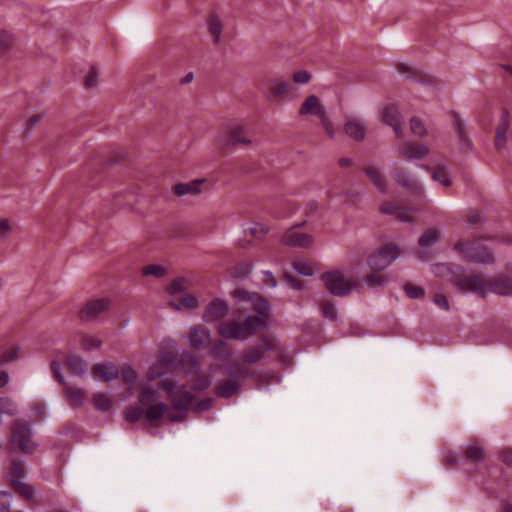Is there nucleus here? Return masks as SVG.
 Segmentation results:
<instances>
[{
	"mask_svg": "<svg viewBox=\"0 0 512 512\" xmlns=\"http://www.w3.org/2000/svg\"><path fill=\"white\" fill-rule=\"evenodd\" d=\"M444 267L451 271L450 281L460 292L474 293L481 298L487 296V281L479 274L474 272L465 273L462 267L452 264L445 265Z\"/></svg>",
	"mask_w": 512,
	"mask_h": 512,
	"instance_id": "f257e3e1",
	"label": "nucleus"
},
{
	"mask_svg": "<svg viewBox=\"0 0 512 512\" xmlns=\"http://www.w3.org/2000/svg\"><path fill=\"white\" fill-rule=\"evenodd\" d=\"M454 249L458 250L467 262L484 266L495 263L493 251L482 240L458 242Z\"/></svg>",
	"mask_w": 512,
	"mask_h": 512,
	"instance_id": "f03ea898",
	"label": "nucleus"
},
{
	"mask_svg": "<svg viewBox=\"0 0 512 512\" xmlns=\"http://www.w3.org/2000/svg\"><path fill=\"white\" fill-rule=\"evenodd\" d=\"M326 289L333 295L344 297L352 291H360L361 285L355 278H348L340 271L327 272L321 276Z\"/></svg>",
	"mask_w": 512,
	"mask_h": 512,
	"instance_id": "7ed1b4c3",
	"label": "nucleus"
},
{
	"mask_svg": "<svg viewBox=\"0 0 512 512\" xmlns=\"http://www.w3.org/2000/svg\"><path fill=\"white\" fill-rule=\"evenodd\" d=\"M33 430L28 422L17 420L11 428V444L25 454H32L38 445L33 441Z\"/></svg>",
	"mask_w": 512,
	"mask_h": 512,
	"instance_id": "20e7f679",
	"label": "nucleus"
},
{
	"mask_svg": "<svg viewBox=\"0 0 512 512\" xmlns=\"http://www.w3.org/2000/svg\"><path fill=\"white\" fill-rule=\"evenodd\" d=\"M306 222L295 224L292 227L285 230L281 236L282 244L292 248L309 249L312 248L315 243V238L312 234L302 232L299 229L303 227Z\"/></svg>",
	"mask_w": 512,
	"mask_h": 512,
	"instance_id": "39448f33",
	"label": "nucleus"
},
{
	"mask_svg": "<svg viewBox=\"0 0 512 512\" xmlns=\"http://www.w3.org/2000/svg\"><path fill=\"white\" fill-rule=\"evenodd\" d=\"M50 370L53 374V377L64 386V396L67 399L70 406L74 408L81 407L86 398L87 394L83 389L73 388L67 384L63 375L61 374V366L59 362L52 361L50 363Z\"/></svg>",
	"mask_w": 512,
	"mask_h": 512,
	"instance_id": "423d86ee",
	"label": "nucleus"
},
{
	"mask_svg": "<svg viewBox=\"0 0 512 512\" xmlns=\"http://www.w3.org/2000/svg\"><path fill=\"white\" fill-rule=\"evenodd\" d=\"M219 144L223 148L236 145H250L252 140L249 137L248 128L242 124L229 125L219 138Z\"/></svg>",
	"mask_w": 512,
	"mask_h": 512,
	"instance_id": "0eeeda50",
	"label": "nucleus"
},
{
	"mask_svg": "<svg viewBox=\"0 0 512 512\" xmlns=\"http://www.w3.org/2000/svg\"><path fill=\"white\" fill-rule=\"evenodd\" d=\"M161 387L166 391L168 399L171 402L173 410H182L189 412L193 407L194 396L189 391L177 392V387L170 380L161 382Z\"/></svg>",
	"mask_w": 512,
	"mask_h": 512,
	"instance_id": "6e6552de",
	"label": "nucleus"
},
{
	"mask_svg": "<svg viewBox=\"0 0 512 512\" xmlns=\"http://www.w3.org/2000/svg\"><path fill=\"white\" fill-rule=\"evenodd\" d=\"M292 88V84L288 80L280 78H270L266 81V86L262 89V93L270 103H278L285 101Z\"/></svg>",
	"mask_w": 512,
	"mask_h": 512,
	"instance_id": "1a4fd4ad",
	"label": "nucleus"
},
{
	"mask_svg": "<svg viewBox=\"0 0 512 512\" xmlns=\"http://www.w3.org/2000/svg\"><path fill=\"white\" fill-rule=\"evenodd\" d=\"M277 349L278 345L274 339L263 337L257 345L251 346L243 352L241 360L243 363L256 364L264 358L266 352L276 351Z\"/></svg>",
	"mask_w": 512,
	"mask_h": 512,
	"instance_id": "9d476101",
	"label": "nucleus"
},
{
	"mask_svg": "<svg viewBox=\"0 0 512 512\" xmlns=\"http://www.w3.org/2000/svg\"><path fill=\"white\" fill-rule=\"evenodd\" d=\"M398 257L395 246L387 245L367 258V264L373 270H384Z\"/></svg>",
	"mask_w": 512,
	"mask_h": 512,
	"instance_id": "9b49d317",
	"label": "nucleus"
},
{
	"mask_svg": "<svg viewBox=\"0 0 512 512\" xmlns=\"http://www.w3.org/2000/svg\"><path fill=\"white\" fill-rule=\"evenodd\" d=\"M176 364L177 357L172 352L165 351L161 358L148 369L147 378L154 381L176 368Z\"/></svg>",
	"mask_w": 512,
	"mask_h": 512,
	"instance_id": "f8f14e48",
	"label": "nucleus"
},
{
	"mask_svg": "<svg viewBox=\"0 0 512 512\" xmlns=\"http://www.w3.org/2000/svg\"><path fill=\"white\" fill-rule=\"evenodd\" d=\"M229 312V306L226 300L215 298L205 307L202 320L205 323H212L223 319Z\"/></svg>",
	"mask_w": 512,
	"mask_h": 512,
	"instance_id": "ddd939ff",
	"label": "nucleus"
},
{
	"mask_svg": "<svg viewBox=\"0 0 512 512\" xmlns=\"http://www.w3.org/2000/svg\"><path fill=\"white\" fill-rule=\"evenodd\" d=\"M109 308V301L104 298L95 299L86 303V305L80 310L79 317L82 321H93L101 313L105 312Z\"/></svg>",
	"mask_w": 512,
	"mask_h": 512,
	"instance_id": "4468645a",
	"label": "nucleus"
},
{
	"mask_svg": "<svg viewBox=\"0 0 512 512\" xmlns=\"http://www.w3.org/2000/svg\"><path fill=\"white\" fill-rule=\"evenodd\" d=\"M188 342L189 345L196 350L205 349L211 343L210 331L201 325L193 326L190 329Z\"/></svg>",
	"mask_w": 512,
	"mask_h": 512,
	"instance_id": "2eb2a0df",
	"label": "nucleus"
},
{
	"mask_svg": "<svg viewBox=\"0 0 512 512\" xmlns=\"http://www.w3.org/2000/svg\"><path fill=\"white\" fill-rule=\"evenodd\" d=\"M382 121L391 126L398 137H402V119L398 108L395 105L386 106L381 113Z\"/></svg>",
	"mask_w": 512,
	"mask_h": 512,
	"instance_id": "dca6fc26",
	"label": "nucleus"
},
{
	"mask_svg": "<svg viewBox=\"0 0 512 512\" xmlns=\"http://www.w3.org/2000/svg\"><path fill=\"white\" fill-rule=\"evenodd\" d=\"M241 326L245 339L256 334L258 330L265 329L267 326V320H265L264 312H260L259 315L247 316Z\"/></svg>",
	"mask_w": 512,
	"mask_h": 512,
	"instance_id": "f3484780",
	"label": "nucleus"
},
{
	"mask_svg": "<svg viewBox=\"0 0 512 512\" xmlns=\"http://www.w3.org/2000/svg\"><path fill=\"white\" fill-rule=\"evenodd\" d=\"M324 113H326V108L316 95L308 96L299 109V114L302 116L313 115L319 118Z\"/></svg>",
	"mask_w": 512,
	"mask_h": 512,
	"instance_id": "a211bd4d",
	"label": "nucleus"
},
{
	"mask_svg": "<svg viewBox=\"0 0 512 512\" xmlns=\"http://www.w3.org/2000/svg\"><path fill=\"white\" fill-rule=\"evenodd\" d=\"M218 333L225 339L245 340L241 323L235 319L222 322L218 326Z\"/></svg>",
	"mask_w": 512,
	"mask_h": 512,
	"instance_id": "6ab92c4d",
	"label": "nucleus"
},
{
	"mask_svg": "<svg viewBox=\"0 0 512 512\" xmlns=\"http://www.w3.org/2000/svg\"><path fill=\"white\" fill-rule=\"evenodd\" d=\"M487 295L494 293L500 296L512 295V280L506 277H497L487 281Z\"/></svg>",
	"mask_w": 512,
	"mask_h": 512,
	"instance_id": "aec40b11",
	"label": "nucleus"
},
{
	"mask_svg": "<svg viewBox=\"0 0 512 512\" xmlns=\"http://www.w3.org/2000/svg\"><path fill=\"white\" fill-rule=\"evenodd\" d=\"M398 152L409 160L421 159L429 153V147L425 143H406L398 148Z\"/></svg>",
	"mask_w": 512,
	"mask_h": 512,
	"instance_id": "412c9836",
	"label": "nucleus"
},
{
	"mask_svg": "<svg viewBox=\"0 0 512 512\" xmlns=\"http://www.w3.org/2000/svg\"><path fill=\"white\" fill-rule=\"evenodd\" d=\"M93 374L95 379H101L106 382L119 378V370L112 362H103L94 365Z\"/></svg>",
	"mask_w": 512,
	"mask_h": 512,
	"instance_id": "4be33fe9",
	"label": "nucleus"
},
{
	"mask_svg": "<svg viewBox=\"0 0 512 512\" xmlns=\"http://www.w3.org/2000/svg\"><path fill=\"white\" fill-rule=\"evenodd\" d=\"M344 132L353 140L361 142L365 139V125L358 118L349 117L343 127Z\"/></svg>",
	"mask_w": 512,
	"mask_h": 512,
	"instance_id": "5701e85b",
	"label": "nucleus"
},
{
	"mask_svg": "<svg viewBox=\"0 0 512 512\" xmlns=\"http://www.w3.org/2000/svg\"><path fill=\"white\" fill-rule=\"evenodd\" d=\"M206 179H195L187 183H178L173 186V192L177 196L198 195L202 192V186Z\"/></svg>",
	"mask_w": 512,
	"mask_h": 512,
	"instance_id": "b1692460",
	"label": "nucleus"
},
{
	"mask_svg": "<svg viewBox=\"0 0 512 512\" xmlns=\"http://www.w3.org/2000/svg\"><path fill=\"white\" fill-rule=\"evenodd\" d=\"M510 117L507 110L502 112L499 124L496 128L495 146L498 150L505 148L507 143V132L510 126Z\"/></svg>",
	"mask_w": 512,
	"mask_h": 512,
	"instance_id": "393cba45",
	"label": "nucleus"
},
{
	"mask_svg": "<svg viewBox=\"0 0 512 512\" xmlns=\"http://www.w3.org/2000/svg\"><path fill=\"white\" fill-rule=\"evenodd\" d=\"M395 181L397 184L413 194H421L422 190L418 181L402 170H395Z\"/></svg>",
	"mask_w": 512,
	"mask_h": 512,
	"instance_id": "a878e982",
	"label": "nucleus"
},
{
	"mask_svg": "<svg viewBox=\"0 0 512 512\" xmlns=\"http://www.w3.org/2000/svg\"><path fill=\"white\" fill-rule=\"evenodd\" d=\"M363 172L369 177L377 190L382 194H387V182L382 174L380 168L376 166H367L363 168Z\"/></svg>",
	"mask_w": 512,
	"mask_h": 512,
	"instance_id": "bb28decb",
	"label": "nucleus"
},
{
	"mask_svg": "<svg viewBox=\"0 0 512 512\" xmlns=\"http://www.w3.org/2000/svg\"><path fill=\"white\" fill-rule=\"evenodd\" d=\"M68 370L75 375L81 376L87 372L88 363L77 355H70L65 362Z\"/></svg>",
	"mask_w": 512,
	"mask_h": 512,
	"instance_id": "cd10ccee",
	"label": "nucleus"
},
{
	"mask_svg": "<svg viewBox=\"0 0 512 512\" xmlns=\"http://www.w3.org/2000/svg\"><path fill=\"white\" fill-rule=\"evenodd\" d=\"M168 410V405L163 402L150 404L145 409V418L149 422H156L166 415Z\"/></svg>",
	"mask_w": 512,
	"mask_h": 512,
	"instance_id": "c85d7f7f",
	"label": "nucleus"
},
{
	"mask_svg": "<svg viewBox=\"0 0 512 512\" xmlns=\"http://www.w3.org/2000/svg\"><path fill=\"white\" fill-rule=\"evenodd\" d=\"M239 386V383L236 381H220L215 388V394L221 398H230L237 393Z\"/></svg>",
	"mask_w": 512,
	"mask_h": 512,
	"instance_id": "c756f323",
	"label": "nucleus"
},
{
	"mask_svg": "<svg viewBox=\"0 0 512 512\" xmlns=\"http://www.w3.org/2000/svg\"><path fill=\"white\" fill-rule=\"evenodd\" d=\"M11 485L15 492L27 501H33L35 496V488L20 479H11Z\"/></svg>",
	"mask_w": 512,
	"mask_h": 512,
	"instance_id": "7c9ffc66",
	"label": "nucleus"
},
{
	"mask_svg": "<svg viewBox=\"0 0 512 512\" xmlns=\"http://www.w3.org/2000/svg\"><path fill=\"white\" fill-rule=\"evenodd\" d=\"M485 451L478 445H468L464 452V460L470 464H479L485 460Z\"/></svg>",
	"mask_w": 512,
	"mask_h": 512,
	"instance_id": "2f4dec72",
	"label": "nucleus"
},
{
	"mask_svg": "<svg viewBox=\"0 0 512 512\" xmlns=\"http://www.w3.org/2000/svg\"><path fill=\"white\" fill-rule=\"evenodd\" d=\"M182 369L186 376L197 374L200 370V363L190 352H185L181 356Z\"/></svg>",
	"mask_w": 512,
	"mask_h": 512,
	"instance_id": "473e14b6",
	"label": "nucleus"
},
{
	"mask_svg": "<svg viewBox=\"0 0 512 512\" xmlns=\"http://www.w3.org/2000/svg\"><path fill=\"white\" fill-rule=\"evenodd\" d=\"M17 413V405L10 397H0V425H2L4 417H13Z\"/></svg>",
	"mask_w": 512,
	"mask_h": 512,
	"instance_id": "72a5a7b5",
	"label": "nucleus"
},
{
	"mask_svg": "<svg viewBox=\"0 0 512 512\" xmlns=\"http://www.w3.org/2000/svg\"><path fill=\"white\" fill-rule=\"evenodd\" d=\"M170 306L175 310L179 311L182 308L195 310L199 306L198 298L195 295L189 294L181 297L180 302H170Z\"/></svg>",
	"mask_w": 512,
	"mask_h": 512,
	"instance_id": "f704fd0d",
	"label": "nucleus"
},
{
	"mask_svg": "<svg viewBox=\"0 0 512 512\" xmlns=\"http://www.w3.org/2000/svg\"><path fill=\"white\" fill-rule=\"evenodd\" d=\"M20 358V347L17 345H10L0 351V366L8 364Z\"/></svg>",
	"mask_w": 512,
	"mask_h": 512,
	"instance_id": "c9c22d12",
	"label": "nucleus"
},
{
	"mask_svg": "<svg viewBox=\"0 0 512 512\" xmlns=\"http://www.w3.org/2000/svg\"><path fill=\"white\" fill-rule=\"evenodd\" d=\"M442 234L437 229H430L419 237L418 243L422 248L432 247L440 238Z\"/></svg>",
	"mask_w": 512,
	"mask_h": 512,
	"instance_id": "e433bc0d",
	"label": "nucleus"
},
{
	"mask_svg": "<svg viewBox=\"0 0 512 512\" xmlns=\"http://www.w3.org/2000/svg\"><path fill=\"white\" fill-rule=\"evenodd\" d=\"M157 399V393L154 389L147 387V386H141L139 388V394H138V402L142 406H147L152 404Z\"/></svg>",
	"mask_w": 512,
	"mask_h": 512,
	"instance_id": "4c0bfd02",
	"label": "nucleus"
},
{
	"mask_svg": "<svg viewBox=\"0 0 512 512\" xmlns=\"http://www.w3.org/2000/svg\"><path fill=\"white\" fill-rule=\"evenodd\" d=\"M192 286V282L185 277H177L172 280L168 287V292L170 294H178L186 291L188 288Z\"/></svg>",
	"mask_w": 512,
	"mask_h": 512,
	"instance_id": "58836bf2",
	"label": "nucleus"
},
{
	"mask_svg": "<svg viewBox=\"0 0 512 512\" xmlns=\"http://www.w3.org/2000/svg\"><path fill=\"white\" fill-rule=\"evenodd\" d=\"M93 404L96 409L107 412L111 409L113 402L105 393H96L93 395Z\"/></svg>",
	"mask_w": 512,
	"mask_h": 512,
	"instance_id": "ea45409f",
	"label": "nucleus"
},
{
	"mask_svg": "<svg viewBox=\"0 0 512 512\" xmlns=\"http://www.w3.org/2000/svg\"><path fill=\"white\" fill-rule=\"evenodd\" d=\"M102 345L101 339L93 335H83L80 341L81 349L85 351H92L99 349Z\"/></svg>",
	"mask_w": 512,
	"mask_h": 512,
	"instance_id": "a19ab883",
	"label": "nucleus"
},
{
	"mask_svg": "<svg viewBox=\"0 0 512 512\" xmlns=\"http://www.w3.org/2000/svg\"><path fill=\"white\" fill-rule=\"evenodd\" d=\"M251 300H252L253 308L256 312V315H259L260 312H264L265 320H267L269 311H270V307H269L267 301L258 294H254L253 297L251 298Z\"/></svg>",
	"mask_w": 512,
	"mask_h": 512,
	"instance_id": "79ce46f5",
	"label": "nucleus"
},
{
	"mask_svg": "<svg viewBox=\"0 0 512 512\" xmlns=\"http://www.w3.org/2000/svg\"><path fill=\"white\" fill-rule=\"evenodd\" d=\"M222 23L218 16L212 15L209 19V30L214 36V42L217 44L221 40Z\"/></svg>",
	"mask_w": 512,
	"mask_h": 512,
	"instance_id": "37998d69",
	"label": "nucleus"
},
{
	"mask_svg": "<svg viewBox=\"0 0 512 512\" xmlns=\"http://www.w3.org/2000/svg\"><path fill=\"white\" fill-rule=\"evenodd\" d=\"M253 269V264L249 262H242L234 266L231 275L235 278H247Z\"/></svg>",
	"mask_w": 512,
	"mask_h": 512,
	"instance_id": "c03bdc74",
	"label": "nucleus"
},
{
	"mask_svg": "<svg viewBox=\"0 0 512 512\" xmlns=\"http://www.w3.org/2000/svg\"><path fill=\"white\" fill-rule=\"evenodd\" d=\"M270 227L263 223H253L245 232L256 239H262L268 232Z\"/></svg>",
	"mask_w": 512,
	"mask_h": 512,
	"instance_id": "a18cd8bd",
	"label": "nucleus"
},
{
	"mask_svg": "<svg viewBox=\"0 0 512 512\" xmlns=\"http://www.w3.org/2000/svg\"><path fill=\"white\" fill-rule=\"evenodd\" d=\"M365 283L370 288L383 287L388 283V278L378 273H369L366 276Z\"/></svg>",
	"mask_w": 512,
	"mask_h": 512,
	"instance_id": "49530a36",
	"label": "nucleus"
},
{
	"mask_svg": "<svg viewBox=\"0 0 512 512\" xmlns=\"http://www.w3.org/2000/svg\"><path fill=\"white\" fill-rule=\"evenodd\" d=\"M143 415L145 416V410L138 406H130L124 412L125 419L130 423H136Z\"/></svg>",
	"mask_w": 512,
	"mask_h": 512,
	"instance_id": "de8ad7c7",
	"label": "nucleus"
},
{
	"mask_svg": "<svg viewBox=\"0 0 512 512\" xmlns=\"http://www.w3.org/2000/svg\"><path fill=\"white\" fill-rule=\"evenodd\" d=\"M122 377H123V380L129 385V390H132L133 386L138 381V374H137L136 370L130 365L123 367Z\"/></svg>",
	"mask_w": 512,
	"mask_h": 512,
	"instance_id": "09e8293b",
	"label": "nucleus"
},
{
	"mask_svg": "<svg viewBox=\"0 0 512 512\" xmlns=\"http://www.w3.org/2000/svg\"><path fill=\"white\" fill-rule=\"evenodd\" d=\"M432 178L434 181H437L439 182L440 184H442L443 186H450L451 185V180H450V176H449V173L447 171L446 168L444 167H438L436 168L432 174H431Z\"/></svg>",
	"mask_w": 512,
	"mask_h": 512,
	"instance_id": "8fccbe9b",
	"label": "nucleus"
},
{
	"mask_svg": "<svg viewBox=\"0 0 512 512\" xmlns=\"http://www.w3.org/2000/svg\"><path fill=\"white\" fill-rule=\"evenodd\" d=\"M11 479H20L22 480L27 471L24 465V462L19 460H14L10 467Z\"/></svg>",
	"mask_w": 512,
	"mask_h": 512,
	"instance_id": "3c124183",
	"label": "nucleus"
},
{
	"mask_svg": "<svg viewBox=\"0 0 512 512\" xmlns=\"http://www.w3.org/2000/svg\"><path fill=\"white\" fill-rule=\"evenodd\" d=\"M410 130L418 137H423L427 134V129L423 121L418 117H412L410 119Z\"/></svg>",
	"mask_w": 512,
	"mask_h": 512,
	"instance_id": "603ef678",
	"label": "nucleus"
},
{
	"mask_svg": "<svg viewBox=\"0 0 512 512\" xmlns=\"http://www.w3.org/2000/svg\"><path fill=\"white\" fill-rule=\"evenodd\" d=\"M321 311L323 317L329 319L330 321H335L337 319V308L333 303H330L328 301L323 302L321 305Z\"/></svg>",
	"mask_w": 512,
	"mask_h": 512,
	"instance_id": "864d4df0",
	"label": "nucleus"
},
{
	"mask_svg": "<svg viewBox=\"0 0 512 512\" xmlns=\"http://www.w3.org/2000/svg\"><path fill=\"white\" fill-rule=\"evenodd\" d=\"M404 291L407 296L411 299L422 298L425 295V291L422 287L416 286L411 283H407L404 285Z\"/></svg>",
	"mask_w": 512,
	"mask_h": 512,
	"instance_id": "5fc2aeb1",
	"label": "nucleus"
},
{
	"mask_svg": "<svg viewBox=\"0 0 512 512\" xmlns=\"http://www.w3.org/2000/svg\"><path fill=\"white\" fill-rule=\"evenodd\" d=\"M144 275H151L157 278H161L165 275V267L157 264L147 265L142 270Z\"/></svg>",
	"mask_w": 512,
	"mask_h": 512,
	"instance_id": "6e6d98bb",
	"label": "nucleus"
},
{
	"mask_svg": "<svg viewBox=\"0 0 512 512\" xmlns=\"http://www.w3.org/2000/svg\"><path fill=\"white\" fill-rule=\"evenodd\" d=\"M413 213L414 210L412 208L401 206L394 218L400 222H411L414 219Z\"/></svg>",
	"mask_w": 512,
	"mask_h": 512,
	"instance_id": "4d7b16f0",
	"label": "nucleus"
},
{
	"mask_svg": "<svg viewBox=\"0 0 512 512\" xmlns=\"http://www.w3.org/2000/svg\"><path fill=\"white\" fill-rule=\"evenodd\" d=\"M13 42V35L7 30L0 29V50H7L10 46H12Z\"/></svg>",
	"mask_w": 512,
	"mask_h": 512,
	"instance_id": "13d9d810",
	"label": "nucleus"
},
{
	"mask_svg": "<svg viewBox=\"0 0 512 512\" xmlns=\"http://www.w3.org/2000/svg\"><path fill=\"white\" fill-rule=\"evenodd\" d=\"M401 206L395 205L390 201H385L379 206V211L382 214L389 215V216H395L398 209H400Z\"/></svg>",
	"mask_w": 512,
	"mask_h": 512,
	"instance_id": "bf43d9fd",
	"label": "nucleus"
},
{
	"mask_svg": "<svg viewBox=\"0 0 512 512\" xmlns=\"http://www.w3.org/2000/svg\"><path fill=\"white\" fill-rule=\"evenodd\" d=\"M211 385V379L206 375H199L192 386L195 391L206 390Z\"/></svg>",
	"mask_w": 512,
	"mask_h": 512,
	"instance_id": "052dcab7",
	"label": "nucleus"
},
{
	"mask_svg": "<svg viewBox=\"0 0 512 512\" xmlns=\"http://www.w3.org/2000/svg\"><path fill=\"white\" fill-rule=\"evenodd\" d=\"M319 119L321 121L322 127L324 128L328 136L333 139L335 137V130L332 121L327 115V112L324 113L323 116L319 117Z\"/></svg>",
	"mask_w": 512,
	"mask_h": 512,
	"instance_id": "680f3d73",
	"label": "nucleus"
},
{
	"mask_svg": "<svg viewBox=\"0 0 512 512\" xmlns=\"http://www.w3.org/2000/svg\"><path fill=\"white\" fill-rule=\"evenodd\" d=\"M213 406L212 398H204L193 405L192 410L196 413H202L209 410Z\"/></svg>",
	"mask_w": 512,
	"mask_h": 512,
	"instance_id": "e2e57ef3",
	"label": "nucleus"
},
{
	"mask_svg": "<svg viewBox=\"0 0 512 512\" xmlns=\"http://www.w3.org/2000/svg\"><path fill=\"white\" fill-rule=\"evenodd\" d=\"M452 126L456 132V134L463 133L466 130L464 122L460 116V114L457 111H452Z\"/></svg>",
	"mask_w": 512,
	"mask_h": 512,
	"instance_id": "0e129e2a",
	"label": "nucleus"
},
{
	"mask_svg": "<svg viewBox=\"0 0 512 512\" xmlns=\"http://www.w3.org/2000/svg\"><path fill=\"white\" fill-rule=\"evenodd\" d=\"M12 496L10 493L0 491V512H9Z\"/></svg>",
	"mask_w": 512,
	"mask_h": 512,
	"instance_id": "69168bd1",
	"label": "nucleus"
},
{
	"mask_svg": "<svg viewBox=\"0 0 512 512\" xmlns=\"http://www.w3.org/2000/svg\"><path fill=\"white\" fill-rule=\"evenodd\" d=\"M248 374V369L244 364L235 362L230 367L229 375H233L235 377L246 376Z\"/></svg>",
	"mask_w": 512,
	"mask_h": 512,
	"instance_id": "338daca9",
	"label": "nucleus"
},
{
	"mask_svg": "<svg viewBox=\"0 0 512 512\" xmlns=\"http://www.w3.org/2000/svg\"><path fill=\"white\" fill-rule=\"evenodd\" d=\"M188 412L182 411V410H173L166 413L168 420L172 422H182L185 420Z\"/></svg>",
	"mask_w": 512,
	"mask_h": 512,
	"instance_id": "774afa93",
	"label": "nucleus"
}]
</instances>
